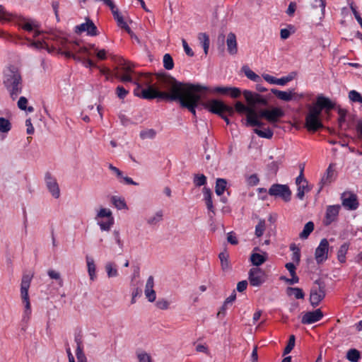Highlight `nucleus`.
I'll use <instances>...</instances> for the list:
<instances>
[{"mask_svg":"<svg viewBox=\"0 0 362 362\" xmlns=\"http://www.w3.org/2000/svg\"><path fill=\"white\" fill-rule=\"evenodd\" d=\"M209 88L200 84L176 82L173 87V97L171 101L178 102L180 107L187 109L194 117H197L196 108L202 105L201 95L198 93L208 90Z\"/></svg>","mask_w":362,"mask_h":362,"instance_id":"1","label":"nucleus"},{"mask_svg":"<svg viewBox=\"0 0 362 362\" xmlns=\"http://www.w3.org/2000/svg\"><path fill=\"white\" fill-rule=\"evenodd\" d=\"M162 86L170 90V93L160 91L157 88L149 86L147 88L140 89V86L134 90V95L146 100H153L155 98L171 101L174 99L173 87L176 82H178L175 78L170 76H165L160 79Z\"/></svg>","mask_w":362,"mask_h":362,"instance_id":"2","label":"nucleus"},{"mask_svg":"<svg viewBox=\"0 0 362 362\" xmlns=\"http://www.w3.org/2000/svg\"><path fill=\"white\" fill-rule=\"evenodd\" d=\"M4 84L13 100L22 92V77L17 67L10 66L4 73Z\"/></svg>","mask_w":362,"mask_h":362,"instance_id":"3","label":"nucleus"},{"mask_svg":"<svg viewBox=\"0 0 362 362\" xmlns=\"http://www.w3.org/2000/svg\"><path fill=\"white\" fill-rule=\"evenodd\" d=\"M33 276L30 274H23L21 283V297L25 306L24 312L22 316V322L28 323L32 313L28 290Z\"/></svg>","mask_w":362,"mask_h":362,"instance_id":"4","label":"nucleus"},{"mask_svg":"<svg viewBox=\"0 0 362 362\" xmlns=\"http://www.w3.org/2000/svg\"><path fill=\"white\" fill-rule=\"evenodd\" d=\"M234 112L237 111L240 114L246 113V126L262 127L264 123L257 119V111L250 105L246 106L243 103L238 101L235 104Z\"/></svg>","mask_w":362,"mask_h":362,"instance_id":"5","label":"nucleus"},{"mask_svg":"<svg viewBox=\"0 0 362 362\" xmlns=\"http://www.w3.org/2000/svg\"><path fill=\"white\" fill-rule=\"evenodd\" d=\"M203 107L209 112L221 116L223 113H227L228 115H234V108L232 106L226 105L221 100L212 99L208 102L202 103Z\"/></svg>","mask_w":362,"mask_h":362,"instance_id":"6","label":"nucleus"},{"mask_svg":"<svg viewBox=\"0 0 362 362\" xmlns=\"http://www.w3.org/2000/svg\"><path fill=\"white\" fill-rule=\"evenodd\" d=\"M268 194L287 203L291 200L292 192L288 185L275 183L269 188Z\"/></svg>","mask_w":362,"mask_h":362,"instance_id":"7","label":"nucleus"},{"mask_svg":"<svg viewBox=\"0 0 362 362\" xmlns=\"http://www.w3.org/2000/svg\"><path fill=\"white\" fill-rule=\"evenodd\" d=\"M317 286H313L310 293V303L313 307H317L325 297V284L320 279L314 282Z\"/></svg>","mask_w":362,"mask_h":362,"instance_id":"8","label":"nucleus"},{"mask_svg":"<svg viewBox=\"0 0 362 362\" xmlns=\"http://www.w3.org/2000/svg\"><path fill=\"white\" fill-rule=\"evenodd\" d=\"M243 93L247 105L255 110L257 105L266 106L268 105V99L259 93L248 90H245Z\"/></svg>","mask_w":362,"mask_h":362,"instance_id":"9","label":"nucleus"},{"mask_svg":"<svg viewBox=\"0 0 362 362\" xmlns=\"http://www.w3.org/2000/svg\"><path fill=\"white\" fill-rule=\"evenodd\" d=\"M248 280L251 286L259 287L266 281L267 275L262 269L253 267L249 271Z\"/></svg>","mask_w":362,"mask_h":362,"instance_id":"10","label":"nucleus"},{"mask_svg":"<svg viewBox=\"0 0 362 362\" xmlns=\"http://www.w3.org/2000/svg\"><path fill=\"white\" fill-rule=\"evenodd\" d=\"M341 204L347 210L354 211L359 206L358 197L352 192H344L341 194Z\"/></svg>","mask_w":362,"mask_h":362,"instance_id":"11","label":"nucleus"},{"mask_svg":"<svg viewBox=\"0 0 362 362\" xmlns=\"http://www.w3.org/2000/svg\"><path fill=\"white\" fill-rule=\"evenodd\" d=\"M329 243L326 238L321 240L319 245L315 249V257L318 264L322 263L327 259Z\"/></svg>","mask_w":362,"mask_h":362,"instance_id":"12","label":"nucleus"},{"mask_svg":"<svg viewBox=\"0 0 362 362\" xmlns=\"http://www.w3.org/2000/svg\"><path fill=\"white\" fill-rule=\"evenodd\" d=\"M45 181L47 188L51 193L52 197L58 199L60 196V189L57 180L49 172H47L45 175Z\"/></svg>","mask_w":362,"mask_h":362,"instance_id":"13","label":"nucleus"},{"mask_svg":"<svg viewBox=\"0 0 362 362\" xmlns=\"http://www.w3.org/2000/svg\"><path fill=\"white\" fill-rule=\"evenodd\" d=\"M75 32L78 34L86 32L88 35L96 36L98 35V28L93 22L88 18L86 22L75 27Z\"/></svg>","mask_w":362,"mask_h":362,"instance_id":"14","label":"nucleus"},{"mask_svg":"<svg viewBox=\"0 0 362 362\" xmlns=\"http://www.w3.org/2000/svg\"><path fill=\"white\" fill-rule=\"evenodd\" d=\"M341 206L339 204L329 205L327 207L325 219L323 223L328 226L337 219Z\"/></svg>","mask_w":362,"mask_h":362,"instance_id":"15","label":"nucleus"},{"mask_svg":"<svg viewBox=\"0 0 362 362\" xmlns=\"http://www.w3.org/2000/svg\"><path fill=\"white\" fill-rule=\"evenodd\" d=\"M323 313L318 308L313 311L305 313L301 317V323L303 325H311L322 320Z\"/></svg>","mask_w":362,"mask_h":362,"instance_id":"16","label":"nucleus"},{"mask_svg":"<svg viewBox=\"0 0 362 362\" xmlns=\"http://www.w3.org/2000/svg\"><path fill=\"white\" fill-rule=\"evenodd\" d=\"M112 13L113 15L114 19L117 21V25L125 30L129 35H131L132 37H133L134 33L132 31L129 26L127 25V23L124 21L123 16L119 13V10L116 8L115 4L112 2L111 6H109Z\"/></svg>","mask_w":362,"mask_h":362,"instance_id":"17","label":"nucleus"},{"mask_svg":"<svg viewBox=\"0 0 362 362\" xmlns=\"http://www.w3.org/2000/svg\"><path fill=\"white\" fill-rule=\"evenodd\" d=\"M305 127L310 132H316L319 129L322 128L323 124L320 117L307 115L305 117Z\"/></svg>","mask_w":362,"mask_h":362,"instance_id":"18","label":"nucleus"},{"mask_svg":"<svg viewBox=\"0 0 362 362\" xmlns=\"http://www.w3.org/2000/svg\"><path fill=\"white\" fill-rule=\"evenodd\" d=\"M18 24L23 30L28 32H32L35 29H39L40 27V23L35 20L23 17L20 18Z\"/></svg>","mask_w":362,"mask_h":362,"instance_id":"19","label":"nucleus"},{"mask_svg":"<svg viewBox=\"0 0 362 362\" xmlns=\"http://www.w3.org/2000/svg\"><path fill=\"white\" fill-rule=\"evenodd\" d=\"M316 102L317 105L322 110H331L334 109L335 103L329 98L325 97L322 94H319L317 96Z\"/></svg>","mask_w":362,"mask_h":362,"instance_id":"20","label":"nucleus"},{"mask_svg":"<svg viewBox=\"0 0 362 362\" xmlns=\"http://www.w3.org/2000/svg\"><path fill=\"white\" fill-rule=\"evenodd\" d=\"M284 115V112L281 108L274 107L272 110H267L266 119L270 123H275Z\"/></svg>","mask_w":362,"mask_h":362,"instance_id":"21","label":"nucleus"},{"mask_svg":"<svg viewBox=\"0 0 362 362\" xmlns=\"http://www.w3.org/2000/svg\"><path fill=\"white\" fill-rule=\"evenodd\" d=\"M227 49L230 54L234 55L238 52V44L236 36L233 33H230L226 39Z\"/></svg>","mask_w":362,"mask_h":362,"instance_id":"22","label":"nucleus"},{"mask_svg":"<svg viewBox=\"0 0 362 362\" xmlns=\"http://www.w3.org/2000/svg\"><path fill=\"white\" fill-rule=\"evenodd\" d=\"M204 200L205 202L207 209L215 214V209L212 201V192L210 188L204 187L202 189Z\"/></svg>","mask_w":362,"mask_h":362,"instance_id":"23","label":"nucleus"},{"mask_svg":"<svg viewBox=\"0 0 362 362\" xmlns=\"http://www.w3.org/2000/svg\"><path fill=\"white\" fill-rule=\"evenodd\" d=\"M333 175L334 170L332 168V164H330L327 168L324 176L322 177L320 180V187L318 190V192H320L322 190L324 185L331 183L334 180Z\"/></svg>","mask_w":362,"mask_h":362,"instance_id":"24","label":"nucleus"},{"mask_svg":"<svg viewBox=\"0 0 362 362\" xmlns=\"http://www.w3.org/2000/svg\"><path fill=\"white\" fill-rule=\"evenodd\" d=\"M293 89L290 90L289 91H283L276 88H272L271 90L272 93H274L279 99L288 102L293 99V95L294 94Z\"/></svg>","mask_w":362,"mask_h":362,"instance_id":"25","label":"nucleus"},{"mask_svg":"<svg viewBox=\"0 0 362 362\" xmlns=\"http://www.w3.org/2000/svg\"><path fill=\"white\" fill-rule=\"evenodd\" d=\"M88 273L91 281H94L96 279V267L95 261L92 257L86 256V257Z\"/></svg>","mask_w":362,"mask_h":362,"instance_id":"26","label":"nucleus"},{"mask_svg":"<svg viewBox=\"0 0 362 362\" xmlns=\"http://www.w3.org/2000/svg\"><path fill=\"white\" fill-rule=\"evenodd\" d=\"M267 254L266 252H264L263 255L259 253H252L250 256V261L253 265L256 266V267L262 265L267 261Z\"/></svg>","mask_w":362,"mask_h":362,"instance_id":"27","label":"nucleus"},{"mask_svg":"<svg viewBox=\"0 0 362 362\" xmlns=\"http://www.w3.org/2000/svg\"><path fill=\"white\" fill-rule=\"evenodd\" d=\"M227 181L223 178H218L216 181L215 192L218 196H221L226 189Z\"/></svg>","mask_w":362,"mask_h":362,"instance_id":"28","label":"nucleus"},{"mask_svg":"<svg viewBox=\"0 0 362 362\" xmlns=\"http://www.w3.org/2000/svg\"><path fill=\"white\" fill-rule=\"evenodd\" d=\"M349 247V244L348 243H344L340 246L337 252V259L340 263H344L346 262V255L348 252Z\"/></svg>","mask_w":362,"mask_h":362,"instance_id":"29","label":"nucleus"},{"mask_svg":"<svg viewBox=\"0 0 362 362\" xmlns=\"http://www.w3.org/2000/svg\"><path fill=\"white\" fill-rule=\"evenodd\" d=\"M242 71L245 75L251 81L258 83L261 81V78L259 75L252 71L248 66L245 65L242 67Z\"/></svg>","mask_w":362,"mask_h":362,"instance_id":"30","label":"nucleus"},{"mask_svg":"<svg viewBox=\"0 0 362 362\" xmlns=\"http://www.w3.org/2000/svg\"><path fill=\"white\" fill-rule=\"evenodd\" d=\"M198 39L202 45L205 55H206L208 54L210 44L209 35L205 33H200L198 35Z\"/></svg>","mask_w":362,"mask_h":362,"instance_id":"31","label":"nucleus"},{"mask_svg":"<svg viewBox=\"0 0 362 362\" xmlns=\"http://www.w3.org/2000/svg\"><path fill=\"white\" fill-rule=\"evenodd\" d=\"M105 268L108 278L117 277L119 275L115 263L108 262L106 263Z\"/></svg>","mask_w":362,"mask_h":362,"instance_id":"32","label":"nucleus"},{"mask_svg":"<svg viewBox=\"0 0 362 362\" xmlns=\"http://www.w3.org/2000/svg\"><path fill=\"white\" fill-rule=\"evenodd\" d=\"M112 204L119 210L127 209V205L124 199L117 197L112 196L111 198Z\"/></svg>","mask_w":362,"mask_h":362,"instance_id":"33","label":"nucleus"},{"mask_svg":"<svg viewBox=\"0 0 362 362\" xmlns=\"http://www.w3.org/2000/svg\"><path fill=\"white\" fill-rule=\"evenodd\" d=\"M361 358L360 351L356 349H351L346 353V358L351 362H358Z\"/></svg>","mask_w":362,"mask_h":362,"instance_id":"34","label":"nucleus"},{"mask_svg":"<svg viewBox=\"0 0 362 362\" xmlns=\"http://www.w3.org/2000/svg\"><path fill=\"white\" fill-rule=\"evenodd\" d=\"M314 223L312 221H308L305 226L302 230V232L300 233L299 236L301 239H306L308 238L310 234L314 230Z\"/></svg>","mask_w":362,"mask_h":362,"instance_id":"35","label":"nucleus"},{"mask_svg":"<svg viewBox=\"0 0 362 362\" xmlns=\"http://www.w3.org/2000/svg\"><path fill=\"white\" fill-rule=\"evenodd\" d=\"M287 294L293 295L296 299H303L305 297L303 289L298 287H288Z\"/></svg>","mask_w":362,"mask_h":362,"instance_id":"36","label":"nucleus"},{"mask_svg":"<svg viewBox=\"0 0 362 362\" xmlns=\"http://www.w3.org/2000/svg\"><path fill=\"white\" fill-rule=\"evenodd\" d=\"M254 132L261 138L269 139H272L274 135L273 131L269 128L265 129L264 130L259 129H255Z\"/></svg>","mask_w":362,"mask_h":362,"instance_id":"37","label":"nucleus"},{"mask_svg":"<svg viewBox=\"0 0 362 362\" xmlns=\"http://www.w3.org/2000/svg\"><path fill=\"white\" fill-rule=\"evenodd\" d=\"M207 178L204 174H194L193 183L196 187L204 186L206 184Z\"/></svg>","mask_w":362,"mask_h":362,"instance_id":"38","label":"nucleus"},{"mask_svg":"<svg viewBox=\"0 0 362 362\" xmlns=\"http://www.w3.org/2000/svg\"><path fill=\"white\" fill-rule=\"evenodd\" d=\"M139 136L141 139H153L156 136V132L153 129H148L141 131Z\"/></svg>","mask_w":362,"mask_h":362,"instance_id":"39","label":"nucleus"},{"mask_svg":"<svg viewBox=\"0 0 362 362\" xmlns=\"http://www.w3.org/2000/svg\"><path fill=\"white\" fill-rule=\"evenodd\" d=\"M290 250L293 251L291 259L297 264H299L300 260V249L295 245L291 244L290 245Z\"/></svg>","mask_w":362,"mask_h":362,"instance_id":"40","label":"nucleus"},{"mask_svg":"<svg viewBox=\"0 0 362 362\" xmlns=\"http://www.w3.org/2000/svg\"><path fill=\"white\" fill-rule=\"evenodd\" d=\"M11 129V123L8 119L0 117V132L7 133Z\"/></svg>","mask_w":362,"mask_h":362,"instance_id":"41","label":"nucleus"},{"mask_svg":"<svg viewBox=\"0 0 362 362\" xmlns=\"http://www.w3.org/2000/svg\"><path fill=\"white\" fill-rule=\"evenodd\" d=\"M228 257L229 255L226 252H222L218 255V258L223 270H226L229 267Z\"/></svg>","mask_w":362,"mask_h":362,"instance_id":"42","label":"nucleus"},{"mask_svg":"<svg viewBox=\"0 0 362 362\" xmlns=\"http://www.w3.org/2000/svg\"><path fill=\"white\" fill-rule=\"evenodd\" d=\"M310 189L307 184H303L300 185H298L296 197L300 200H303L305 196V193L306 192H309Z\"/></svg>","mask_w":362,"mask_h":362,"instance_id":"43","label":"nucleus"},{"mask_svg":"<svg viewBox=\"0 0 362 362\" xmlns=\"http://www.w3.org/2000/svg\"><path fill=\"white\" fill-rule=\"evenodd\" d=\"M163 66L167 70H171L174 67V62L173 57L170 54H165L163 56Z\"/></svg>","mask_w":362,"mask_h":362,"instance_id":"44","label":"nucleus"},{"mask_svg":"<svg viewBox=\"0 0 362 362\" xmlns=\"http://www.w3.org/2000/svg\"><path fill=\"white\" fill-rule=\"evenodd\" d=\"M47 275L49 277L52 279H55L58 281V284L60 287L63 286V279L61 278L60 273L53 270V269H49L47 271Z\"/></svg>","mask_w":362,"mask_h":362,"instance_id":"45","label":"nucleus"},{"mask_svg":"<svg viewBox=\"0 0 362 362\" xmlns=\"http://www.w3.org/2000/svg\"><path fill=\"white\" fill-rule=\"evenodd\" d=\"M349 98L354 103L362 104V95L355 90H352L349 93Z\"/></svg>","mask_w":362,"mask_h":362,"instance_id":"46","label":"nucleus"},{"mask_svg":"<svg viewBox=\"0 0 362 362\" xmlns=\"http://www.w3.org/2000/svg\"><path fill=\"white\" fill-rule=\"evenodd\" d=\"M162 218H163V211H158L156 213V214L153 216L150 217L147 219V223L149 225H156V223L160 222L162 220Z\"/></svg>","mask_w":362,"mask_h":362,"instance_id":"47","label":"nucleus"},{"mask_svg":"<svg viewBox=\"0 0 362 362\" xmlns=\"http://www.w3.org/2000/svg\"><path fill=\"white\" fill-rule=\"evenodd\" d=\"M296 337L293 334L290 335L288 344L284 350V355L289 354L295 346Z\"/></svg>","mask_w":362,"mask_h":362,"instance_id":"48","label":"nucleus"},{"mask_svg":"<svg viewBox=\"0 0 362 362\" xmlns=\"http://www.w3.org/2000/svg\"><path fill=\"white\" fill-rule=\"evenodd\" d=\"M13 14L6 11L3 6L0 5V21H9L11 20Z\"/></svg>","mask_w":362,"mask_h":362,"instance_id":"49","label":"nucleus"},{"mask_svg":"<svg viewBox=\"0 0 362 362\" xmlns=\"http://www.w3.org/2000/svg\"><path fill=\"white\" fill-rule=\"evenodd\" d=\"M139 362H153L151 356L144 351L136 352Z\"/></svg>","mask_w":362,"mask_h":362,"instance_id":"50","label":"nucleus"},{"mask_svg":"<svg viewBox=\"0 0 362 362\" xmlns=\"http://www.w3.org/2000/svg\"><path fill=\"white\" fill-rule=\"evenodd\" d=\"M246 182L250 187L256 186L259 182V179L257 174H252L246 177Z\"/></svg>","mask_w":362,"mask_h":362,"instance_id":"51","label":"nucleus"},{"mask_svg":"<svg viewBox=\"0 0 362 362\" xmlns=\"http://www.w3.org/2000/svg\"><path fill=\"white\" fill-rule=\"evenodd\" d=\"M119 66L121 67L122 71L127 74L131 72L134 67L133 64L131 62L125 61L124 59L122 60Z\"/></svg>","mask_w":362,"mask_h":362,"instance_id":"52","label":"nucleus"},{"mask_svg":"<svg viewBox=\"0 0 362 362\" xmlns=\"http://www.w3.org/2000/svg\"><path fill=\"white\" fill-rule=\"evenodd\" d=\"M264 230H265V222L264 220H261L259 221L257 225L255 226V235L257 238L261 237L263 235Z\"/></svg>","mask_w":362,"mask_h":362,"instance_id":"53","label":"nucleus"},{"mask_svg":"<svg viewBox=\"0 0 362 362\" xmlns=\"http://www.w3.org/2000/svg\"><path fill=\"white\" fill-rule=\"evenodd\" d=\"M322 109L320 107V106L317 105V103L316 102L314 105L310 106L309 107V112L307 115L320 117L322 113Z\"/></svg>","mask_w":362,"mask_h":362,"instance_id":"54","label":"nucleus"},{"mask_svg":"<svg viewBox=\"0 0 362 362\" xmlns=\"http://www.w3.org/2000/svg\"><path fill=\"white\" fill-rule=\"evenodd\" d=\"M114 223V218L111 217V219H107V221H101L99 222L98 224L102 230L108 231L110 230L111 226Z\"/></svg>","mask_w":362,"mask_h":362,"instance_id":"55","label":"nucleus"},{"mask_svg":"<svg viewBox=\"0 0 362 362\" xmlns=\"http://www.w3.org/2000/svg\"><path fill=\"white\" fill-rule=\"evenodd\" d=\"M326 6V1L325 0H314V2L312 4V7L313 8H320L322 16L325 15Z\"/></svg>","mask_w":362,"mask_h":362,"instance_id":"56","label":"nucleus"},{"mask_svg":"<svg viewBox=\"0 0 362 362\" xmlns=\"http://www.w3.org/2000/svg\"><path fill=\"white\" fill-rule=\"evenodd\" d=\"M98 216L100 218L106 217L107 219H111V217H113L111 211L105 208L100 209L98 213Z\"/></svg>","mask_w":362,"mask_h":362,"instance_id":"57","label":"nucleus"},{"mask_svg":"<svg viewBox=\"0 0 362 362\" xmlns=\"http://www.w3.org/2000/svg\"><path fill=\"white\" fill-rule=\"evenodd\" d=\"M83 65L86 68H98V66L90 59L81 58V61Z\"/></svg>","mask_w":362,"mask_h":362,"instance_id":"58","label":"nucleus"},{"mask_svg":"<svg viewBox=\"0 0 362 362\" xmlns=\"http://www.w3.org/2000/svg\"><path fill=\"white\" fill-rule=\"evenodd\" d=\"M76 356L78 362H87V358L83 353V351L79 349L76 350Z\"/></svg>","mask_w":362,"mask_h":362,"instance_id":"59","label":"nucleus"},{"mask_svg":"<svg viewBox=\"0 0 362 362\" xmlns=\"http://www.w3.org/2000/svg\"><path fill=\"white\" fill-rule=\"evenodd\" d=\"M116 92L118 98L120 99H124L129 93L123 86H120L117 87Z\"/></svg>","mask_w":362,"mask_h":362,"instance_id":"60","label":"nucleus"},{"mask_svg":"<svg viewBox=\"0 0 362 362\" xmlns=\"http://www.w3.org/2000/svg\"><path fill=\"white\" fill-rule=\"evenodd\" d=\"M291 279H288V278H286L285 276H281V279L285 280L288 284H289L291 285H293V284L298 283L299 278L296 275V273H295V274H291Z\"/></svg>","mask_w":362,"mask_h":362,"instance_id":"61","label":"nucleus"},{"mask_svg":"<svg viewBox=\"0 0 362 362\" xmlns=\"http://www.w3.org/2000/svg\"><path fill=\"white\" fill-rule=\"evenodd\" d=\"M156 305L160 310H167L169 306V302L165 299H159L156 301Z\"/></svg>","mask_w":362,"mask_h":362,"instance_id":"62","label":"nucleus"},{"mask_svg":"<svg viewBox=\"0 0 362 362\" xmlns=\"http://www.w3.org/2000/svg\"><path fill=\"white\" fill-rule=\"evenodd\" d=\"M241 90L236 87H230L229 95L233 98H238L240 96Z\"/></svg>","mask_w":362,"mask_h":362,"instance_id":"63","label":"nucleus"},{"mask_svg":"<svg viewBox=\"0 0 362 362\" xmlns=\"http://www.w3.org/2000/svg\"><path fill=\"white\" fill-rule=\"evenodd\" d=\"M351 10L354 15V17L357 22L360 24L361 28H362V18L359 15L358 12L357 11L356 7L353 5V4H351L350 5Z\"/></svg>","mask_w":362,"mask_h":362,"instance_id":"64","label":"nucleus"}]
</instances>
